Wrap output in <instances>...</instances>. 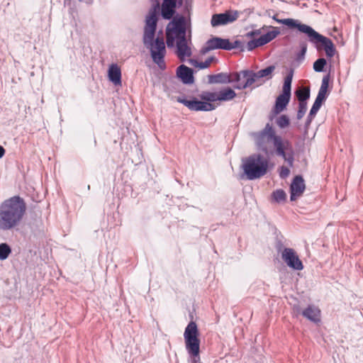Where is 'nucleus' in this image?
<instances>
[{
    "label": "nucleus",
    "mask_w": 363,
    "mask_h": 363,
    "mask_svg": "<svg viewBox=\"0 0 363 363\" xmlns=\"http://www.w3.org/2000/svg\"><path fill=\"white\" fill-rule=\"evenodd\" d=\"M152 2L151 9L145 18L143 41L146 48L150 49L152 61L157 65L161 69L166 67L164 57L166 48L162 37H157L155 40L157 23V13L160 9L159 0H150Z\"/></svg>",
    "instance_id": "1"
},
{
    "label": "nucleus",
    "mask_w": 363,
    "mask_h": 363,
    "mask_svg": "<svg viewBox=\"0 0 363 363\" xmlns=\"http://www.w3.org/2000/svg\"><path fill=\"white\" fill-rule=\"evenodd\" d=\"M252 135L259 150L267 154V143L272 142L276 155L282 157L289 167H293L294 150L291 143L277 135L271 124L267 123L263 130Z\"/></svg>",
    "instance_id": "2"
},
{
    "label": "nucleus",
    "mask_w": 363,
    "mask_h": 363,
    "mask_svg": "<svg viewBox=\"0 0 363 363\" xmlns=\"http://www.w3.org/2000/svg\"><path fill=\"white\" fill-rule=\"evenodd\" d=\"M26 211V203L19 196L5 200L0 205V229L9 230L18 226Z\"/></svg>",
    "instance_id": "3"
},
{
    "label": "nucleus",
    "mask_w": 363,
    "mask_h": 363,
    "mask_svg": "<svg viewBox=\"0 0 363 363\" xmlns=\"http://www.w3.org/2000/svg\"><path fill=\"white\" fill-rule=\"evenodd\" d=\"M269 160L260 154H253L242 161L247 179L254 180L264 177L268 171Z\"/></svg>",
    "instance_id": "4"
},
{
    "label": "nucleus",
    "mask_w": 363,
    "mask_h": 363,
    "mask_svg": "<svg viewBox=\"0 0 363 363\" xmlns=\"http://www.w3.org/2000/svg\"><path fill=\"white\" fill-rule=\"evenodd\" d=\"M199 97L203 101H199L196 99L187 100L185 98L178 97L177 101L184 104L189 110L194 111H210L215 109L216 106L211 102L218 101V91H203Z\"/></svg>",
    "instance_id": "5"
},
{
    "label": "nucleus",
    "mask_w": 363,
    "mask_h": 363,
    "mask_svg": "<svg viewBox=\"0 0 363 363\" xmlns=\"http://www.w3.org/2000/svg\"><path fill=\"white\" fill-rule=\"evenodd\" d=\"M186 20L183 16H176L166 28V43L168 48H173L175 43L186 38Z\"/></svg>",
    "instance_id": "6"
},
{
    "label": "nucleus",
    "mask_w": 363,
    "mask_h": 363,
    "mask_svg": "<svg viewBox=\"0 0 363 363\" xmlns=\"http://www.w3.org/2000/svg\"><path fill=\"white\" fill-rule=\"evenodd\" d=\"M186 349L191 357V363H199L200 361L199 348L200 340L199 338V330L195 322H190L184 333Z\"/></svg>",
    "instance_id": "7"
},
{
    "label": "nucleus",
    "mask_w": 363,
    "mask_h": 363,
    "mask_svg": "<svg viewBox=\"0 0 363 363\" xmlns=\"http://www.w3.org/2000/svg\"><path fill=\"white\" fill-rule=\"evenodd\" d=\"M329 79H330V78H329L328 74L324 76L322 79V83H321L320 89L318 91V95H317L316 99H315V100L313 104V106L310 111V113L307 117V120L306 122V128H308L311 125L313 119L314 118L316 113L320 108L323 102L327 98V95H328L327 92H328V86H329Z\"/></svg>",
    "instance_id": "8"
},
{
    "label": "nucleus",
    "mask_w": 363,
    "mask_h": 363,
    "mask_svg": "<svg viewBox=\"0 0 363 363\" xmlns=\"http://www.w3.org/2000/svg\"><path fill=\"white\" fill-rule=\"evenodd\" d=\"M307 35L308 40L313 43H321L325 48V54L328 57L334 56L335 49L332 40L316 32L313 28L308 26L303 33Z\"/></svg>",
    "instance_id": "9"
},
{
    "label": "nucleus",
    "mask_w": 363,
    "mask_h": 363,
    "mask_svg": "<svg viewBox=\"0 0 363 363\" xmlns=\"http://www.w3.org/2000/svg\"><path fill=\"white\" fill-rule=\"evenodd\" d=\"M274 69L275 67L274 65H271L264 69H260L257 72H254L253 71L245 72L244 77H247V79L245 83L240 87H250L262 78H266L267 79H271Z\"/></svg>",
    "instance_id": "10"
},
{
    "label": "nucleus",
    "mask_w": 363,
    "mask_h": 363,
    "mask_svg": "<svg viewBox=\"0 0 363 363\" xmlns=\"http://www.w3.org/2000/svg\"><path fill=\"white\" fill-rule=\"evenodd\" d=\"M281 254V259L290 268L297 271L303 269V263L294 249L284 247Z\"/></svg>",
    "instance_id": "11"
},
{
    "label": "nucleus",
    "mask_w": 363,
    "mask_h": 363,
    "mask_svg": "<svg viewBox=\"0 0 363 363\" xmlns=\"http://www.w3.org/2000/svg\"><path fill=\"white\" fill-rule=\"evenodd\" d=\"M239 16L237 11H228L223 13L213 14L211 17V24L213 27L226 25L236 21Z\"/></svg>",
    "instance_id": "12"
},
{
    "label": "nucleus",
    "mask_w": 363,
    "mask_h": 363,
    "mask_svg": "<svg viewBox=\"0 0 363 363\" xmlns=\"http://www.w3.org/2000/svg\"><path fill=\"white\" fill-rule=\"evenodd\" d=\"M228 45V39L213 37L207 40L206 45L202 48L201 52L202 54H206L209 51L216 49H223L228 50V48H230Z\"/></svg>",
    "instance_id": "13"
},
{
    "label": "nucleus",
    "mask_w": 363,
    "mask_h": 363,
    "mask_svg": "<svg viewBox=\"0 0 363 363\" xmlns=\"http://www.w3.org/2000/svg\"><path fill=\"white\" fill-rule=\"evenodd\" d=\"M239 74H228L220 72L216 74H211L208 76V82L210 84H230L233 81H239Z\"/></svg>",
    "instance_id": "14"
},
{
    "label": "nucleus",
    "mask_w": 363,
    "mask_h": 363,
    "mask_svg": "<svg viewBox=\"0 0 363 363\" xmlns=\"http://www.w3.org/2000/svg\"><path fill=\"white\" fill-rule=\"evenodd\" d=\"M305 189L306 186L303 177L299 175L296 176L294 178L290 186L291 201H296L298 197L301 196L303 194Z\"/></svg>",
    "instance_id": "15"
},
{
    "label": "nucleus",
    "mask_w": 363,
    "mask_h": 363,
    "mask_svg": "<svg viewBox=\"0 0 363 363\" xmlns=\"http://www.w3.org/2000/svg\"><path fill=\"white\" fill-rule=\"evenodd\" d=\"M177 3L174 0H163L161 6V15L164 19L173 18Z\"/></svg>",
    "instance_id": "16"
},
{
    "label": "nucleus",
    "mask_w": 363,
    "mask_h": 363,
    "mask_svg": "<svg viewBox=\"0 0 363 363\" xmlns=\"http://www.w3.org/2000/svg\"><path fill=\"white\" fill-rule=\"evenodd\" d=\"M175 45L177 47V55L182 61L191 55V50L188 45L186 38L176 42Z\"/></svg>",
    "instance_id": "17"
},
{
    "label": "nucleus",
    "mask_w": 363,
    "mask_h": 363,
    "mask_svg": "<svg viewBox=\"0 0 363 363\" xmlns=\"http://www.w3.org/2000/svg\"><path fill=\"white\" fill-rule=\"evenodd\" d=\"M272 18L279 23L284 24L290 28H296L298 31L303 33L308 25L301 23L299 21L294 18L279 19L277 16H274Z\"/></svg>",
    "instance_id": "18"
},
{
    "label": "nucleus",
    "mask_w": 363,
    "mask_h": 363,
    "mask_svg": "<svg viewBox=\"0 0 363 363\" xmlns=\"http://www.w3.org/2000/svg\"><path fill=\"white\" fill-rule=\"evenodd\" d=\"M302 315L313 323H318L320 320V311L314 305H309L302 311Z\"/></svg>",
    "instance_id": "19"
},
{
    "label": "nucleus",
    "mask_w": 363,
    "mask_h": 363,
    "mask_svg": "<svg viewBox=\"0 0 363 363\" xmlns=\"http://www.w3.org/2000/svg\"><path fill=\"white\" fill-rule=\"evenodd\" d=\"M177 74L185 84H190L194 81L192 69L184 65L177 68Z\"/></svg>",
    "instance_id": "20"
},
{
    "label": "nucleus",
    "mask_w": 363,
    "mask_h": 363,
    "mask_svg": "<svg viewBox=\"0 0 363 363\" xmlns=\"http://www.w3.org/2000/svg\"><path fill=\"white\" fill-rule=\"evenodd\" d=\"M108 75L109 80L115 85L121 84V71L117 65L112 64L109 67Z\"/></svg>",
    "instance_id": "21"
},
{
    "label": "nucleus",
    "mask_w": 363,
    "mask_h": 363,
    "mask_svg": "<svg viewBox=\"0 0 363 363\" xmlns=\"http://www.w3.org/2000/svg\"><path fill=\"white\" fill-rule=\"evenodd\" d=\"M290 98L288 96H285L283 94H280L276 99L275 106H274V111L277 113H279L284 111L286 106L288 105Z\"/></svg>",
    "instance_id": "22"
},
{
    "label": "nucleus",
    "mask_w": 363,
    "mask_h": 363,
    "mask_svg": "<svg viewBox=\"0 0 363 363\" xmlns=\"http://www.w3.org/2000/svg\"><path fill=\"white\" fill-rule=\"evenodd\" d=\"M218 92V101H228L233 99L236 96V93L231 88H224Z\"/></svg>",
    "instance_id": "23"
},
{
    "label": "nucleus",
    "mask_w": 363,
    "mask_h": 363,
    "mask_svg": "<svg viewBox=\"0 0 363 363\" xmlns=\"http://www.w3.org/2000/svg\"><path fill=\"white\" fill-rule=\"evenodd\" d=\"M294 75V70L291 69L286 77L284 78V82L282 88V93L281 94L291 97V87Z\"/></svg>",
    "instance_id": "24"
},
{
    "label": "nucleus",
    "mask_w": 363,
    "mask_h": 363,
    "mask_svg": "<svg viewBox=\"0 0 363 363\" xmlns=\"http://www.w3.org/2000/svg\"><path fill=\"white\" fill-rule=\"evenodd\" d=\"M273 28L272 30L268 31L267 33L262 35L259 37L260 41L262 45H264L267 43L271 42L272 40L277 38V36L280 33L279 29L275 27H272Z\"/></svg>",
    "instance_id": "25"
},
{
    "label": "nucleus",
    "mask_w": 363,
    "mask_h": 363,
    "mask_svg": "<svg viewBox=\"0 0 363 363\" xmlns=\"http://www.w3.org/2000/svg\"><path fill=\"white\" fill-rule=\"evenodd\" d=\"M295 94L299 101L307 102L310 98V89L308 87H302L296 91Z\"/></svg>",
    "instance_id": "26"
},
{
    "label": "nucleus",
    "mask_w": 363,
    "mask_h": 363,
    "mask_svg": "<svg viewBox=\"0 0 363 363\" xmlns=\"http://www.w3.org/2000/svg\"><path fill=\"white\" fill-rule=\"evenodd\" d=\"M251 72V70H242V71H241L240 72H233V74H239V78H240L239 81H233V83H236L234 85V87L235 89H244L247 88V87H240V86H242L243 84H245V82L247 79V77H244V73L245 72Z\"/></svg>",
    "instance_id": "27"
},
{
    "label": "nucleus",
    "mask_w": 363,
    "mask_h": 363,
    "mask_svg": "<svg viewBox=\"0 0 363 363\" xmlns=\"http://www.w3.org/2000/svg\"><path fill=\"white\" fill-rule=\"evenodd\" d=\"M11 252V247L6 243L0 244V260L6 259Z\"/></svg>",
    "instance_id": "28"
},
{
    "label": "nucleus",
    "mask_w": 363,
    "mask_h": 363,
    "mask_svg": "<svg viewBox=\"0 0 363 363\" xmlns=\"http://www.w3.org/2000/svg\"><path fill=\"white\" fill-rule=\"evenodd\" d=\"M214 60L213 57H208L205 62H199L196 60H191V65L199 69L208 68Z\"/></svg>",
    "instance_id": "29"
},
{
    "label": "nucleus",
    "mask_w": 363,
    "mask_h": 363,
    "mask_svg": "<svg viewBox=\"0 0 363 363\" xmlns=\"http://www.w3.org/2000/svg\"><path fill=\"white\" fill-rule=\"evenodd\" d=\"M286 193L282 189H277L272 194L273 199L277 203L284 201L286 199Z\"/></svg>",
    "instance_id": "30"
},
{
    "label": "nucleus",
    "mask_w": 363,
    "mask_h": 363,
    "mask_svg": "<svg viewBox=\"0 0 363 363\" xmlns=\"http://www.w3.org/2000/svg\"><path fill=\"white\" fill-rule=\"evenodd\" d=\"M327 62L324 58H319L313 63V69L317 72L323 71Z\"/></svg>",
    "instance_id": "31"
},
{
    "label": "nucleus",
    "mask_w": 363,
    "mask_h": 363,
    "mask_svg": "<svg viewBox=\"0 0 363 363\" xmlns=\"http://www.w3.org/2000/svg\"><path fill=\"white\" fill-rule=\"evenodd\" d=\"M277 124L281 128H284L289 125V118L286 115H281L277 119Z\"/></svg>",
    "instance_id": "32"
},
{
    "label": "nucleus",
    "mask_w": 363,
    "mask_h": 363,
    "mask_svg": "<svg viewBox=\"0 0 363 363\" xmlns=\"http://www.w3.org/2000/svg\"><path fill=\"white\" fill-rule=\"evenodd\" d=\"M262 45H262V42L260 41L259 38H258L257 39H253V40H250L247 43V49L249 51H252L255 48L262 46Z\"/></svg>",
    "instance_id": "33"
},
{
    "label": "nucleus",
    "mask_w": 363,
    "mask_h": 363,
    "mask_svg": "<svg viewBox=\"0 0 363 363\" xmlns=\"http://www.w3.org/2000/svg\"><path fill=\"white\" fill-rule=\"evenodd\" d=\"M307 111V102H301L298 104V110L297 112V119H301Z\"/></svg>",
    "instance_id": "34"
},
{
    "label": "nucleus",
    "mask_w": 363,
    "mask_h": 363,
    "mask_svg": "<svg viewBox=\"0 0 363 363\" xmlns=\"http://www.w3.org/2000/svg\"><path fill=\"white\" fill-rule=\"evenodd\" d=\"M290 174V170L287 167L281 166L279 168V176L282 179L286 178Z\"/></svg>",
    "instance_id": "35"
},
{
    "label": "nucleus",
    "mask_w": 363,
    "mask_h": 363,
    "mask_svg": "<svg viewBox=\"0 0 363 363\" xmlns=\"http://www.w3.org/2000/svg\"><path fill=\"white\" fill-rule=\"evenodd\" d=\"M264 26L262 27V28H259V29H256V30H253L250 32H248L247 34H246V36L247 37H250V38H252V37H254V36H257V35H259L262 34V30L264 29Z\"/></svg>",
    "instance_id": "36"
},
{
    "label": "nucleus",
    "mask_w": 363,
    "mask_h": 363,
    "mask_svg": "<svg viewBox=\"0 0 363 363\" xmlns=\"http://www.w3.org/2000/svg\"><path fill=\"white\" fill-rule=\"evenodd\" d=\"M241 45H242V43L240 40H235L233 43H231L229 40L228 46L230 47V48H228V50H231L235 49V48H239L241 47Z\"/></svg>",
    "instance_id": "37"
},
{
    "label": "nucleus",
    "mask_w": 363,
    "mask_h": 363,
    "mask_svg": "<svg viewBox=\"0 0 363 363\" xmlns=\"http://www.w3.org/2000/svg\"><path fill=\"white\" fill-rule=\"evenodd\" d=\"M306 50H307V46L306 44H303L301 45V52L298 55V57H300L301 56V57H303L306 52Z\"/></svg>",
    "instance_id": "38"
},
{
    "label": "nucleus",
    "mask_w": 363,
    "mask_h": 363,
    "mask_svg": "<svg viewBox=\"0 0 363 363\" xmlns=\"http://www.w3.org/2000/svg\"><path fill=\"white\" fill-rule=\"evenodd\" d=\"M5 150L4 148L0 145V159L4 155Z\"/></svg>",
    "instance_id": "39"
},
{
    "label": "nucleus",
    "mask_w": 363,
    "mask_h": 363,
    "mask_svg": "<svg viewBox=\"0 0 363 363\" xmlns=\"http://www.w3.org/2000/svg\"><path fill=\"white\" fill-rule=\"evenodd\" d=\"M79 1L85 2L86 4H91L92 0H79Z\"/></svg>",
    "instance_id": "40"
},
{
    "label": "nucleus",
    "mask_w": 363,
    "mask_h": 363,
    "mask_svg": "<svg viewBox=\"0 0 363 363\" xmlns=\"http://www.w3.org/2000/svg\"><path fill=\"white\" fill-rule=\"evenodd\" d=\"M294 310H296V311L297 312V313H298L300 312V309L298 307H297L296 308H294Z\"/></svg>",
    "instance_id": "41"
}]
</instances>
